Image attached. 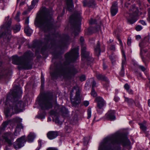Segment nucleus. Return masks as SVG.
Segmentation results:
<instances>
[{"instance_id":"obj_27","label":"nucleus","mask_w":150,"mask_h":150,"mask_svg":"<svg viewBox=\"0 0 150 150\" xmlns=\"http://www.w3.org/2000/svg\"><path fill=\"white\" fill-rule=\"evenodd\" d=\"M125 101H126L129 105H133L135 104L134 101L133 99L125 97Z\"/></svg>"},{"instance_id":"obj_53","label":"nucleus","mask_w":150,"mask_h":150,"mask_svg":"<svg viewBox=\"0 0 150 150\" xmlns=\"http://www.w3.org/2000/svg\"><path fill=\"white\" fill-rule=\"evenodd\" d=\"M127 91L128 92V93L129 94H133V92L131 89H129L128 90H127Z\"/></svg>"},{"instance_id":"obj_5","label":"nucleus","mask_w":150,"mask_h":150,"mask_svg":"<svg viewBox=\"0 0 150 150\" xmlns=\"http://www.w3.org/2000/svg\"><path fill=\"white\" fill-rule=\"evenodd\" d=\"M9 18L8 16L6 18V23L1 27L0 31V38L3 37L4 38H7L8 40H9L11 37L10 25L11 20V19H9Z\"/></svg>"},{"instance_id":"obj_23","label":"nucleus","mask_w":150,"mask_h":150,"mask_svg":"<svg viewBox=\"0 0 150 150\" xmlns=\"http://www.w3.org/2000/svg\"><path fill=\"white\" fill-rule=\"evenodd\" d=\"M24 31L25 33L28 36H30L32 33V30L28 25H26L25 26Z\"/></svg>"},{"instance_id":"obj_19","label":"nucleus","mask_w":150,"mask_h":150,"mask_svg":"<svg viewBox=\"0 0 150 150\" xmlns=\"http://www.w3.org/2000/svg\"><path fill=\"white\" fill-rule=\"evenodd\" d=\"M58 135V132L57 131H50L47 134V137L50 139H52L55 138Z\"/></svg>"},{"instance_id":"obj_6","label":"nucleus","mask_w":150,"mask_h":150,"mask_svg":"<svg viewBox=\"0 0 150 150\" xmlns=\"http://www.w3.org/2000/svg\"><path fill=\"white\" fill-rule=\"evenodd\" d=\"M81 20L80 13L76 12L74 15H71L70 17L69 21L70 23L74 22V25L73 28V33L75 36L77 35L80 32V27L79 25L77 24V22H80Z\"/></svg>"},{"instance_id":"obj_47","label":"nucleus","mask_w":150,"mask_h":150,"mask_svg":"<svg viewBox=\"0 0 150 150\" xmlns=\"http://www.w3.org/2000/svg\"><path fill=\"white\" fill-rule=\"evenodd\" d=\"M80 80L81 81H83L86 80V77L84 75H82L80 77Z\"/></svg>"},{"instance_id":"obj_48","label":"nucleus","mask_w":150,"mask_h":150,"mask_svg":"<svg viewBox=\"0 0 150 150\" xmlns=\"http://www.w3.org/2000/svg\"><path fill=\"white\" fill-rule=\"evenodd\" d=\"M29 21L28 18H26L25 21V26L26 25H28V24L29 23Z\"/></svg>"},{"instance_id":"obj_52","label":"nucleus","mask_w":150,"mask_h":150,"mask_svg":"<svg viewBox=\"0 0 150 150\" xmlns=\"http://www.w3.org/2000/svg\"><path fill=\"white\" fill-rule=\"evenodd\" d=\"M139 22L143 25H146V24L145 22L143 20H140Z\"/></svg>"},{"instance_id":"obj_21","label":"nucleus","mask_w":150,"mask_h":150,"mask_svg":"<svg viewBox=\"0 0 150 150\" xmlns=\"http://www.w3.org/2000/svg\"><path fill=\"white\" fill-rule=\"evenodd\" d=\"M95 54L99 56L100 54L101 50L100 48V43L99 41H98L97 45L95 47Z\"/></svg>"},{"instance_id":"obj_17","label":"nucleus","mask_w":150,"mask_h":150,"mask_svg":"<svg viewBox=\"0 0 150 150\" xmlns=\"http://www.w3.org/2000/svg\"><path fill=\"white\" fill-rule=\"evenodd\" d=\"M118 12L117 4L116 2L113 3L111 8V13L112 16H115Z\"/></svg>"},{"instance_id":"obj_35","label":"nucleus","mask_w":150,"mask_h":150,"mask_svg":"<svg viewBox=\"0 0 150 150\" xmlns=\"http://www.w3.org/2000/svg\"><path fill=\"white\" fill-rule=\"evenodd\" d=\"M66 132L68 133H69L71 131V128L68 126H66L65 128Z\"/></svg>"},{"instance_id":"obj_34","label":"nucleus","mask_w":150,"mask_h":150,"mask_svg":"<svg viewBox=\"0 0 150 150\" xmlns=\"http://www.w3.org/2000/svg\"><path fill=\"white\" fill-rule=\"evenodd\" d=\"M91 94L93 97H96L97 96V93L94 89H92L91 92Z\"/></svg>"},{"instance_id":"obj_54","label":"nucleus","mask_w":150,"mask_h":150,"mask_svg":"<svg viewBox=\"0 0 150 150\" xmlns=\"http://www.w3.org/2000/svg\"><path fill=\"white\" fill-rule=\"evenodd\" d=\"M84 41V39L82 37H81L80 38V41L81 42V43H83Z\"/></svg>"},{"instance_id":"obj_4","label":"nucleus","mask_w":150,"mask_h":150,"mask_svg":"<svg viewBox=\"0 0 150 150\" xmlns=\"http://www.w3.org/2000/svg\"><path fill=\"white\" fill-rule=\"evenodd\" d=\"M30 54L28 52H25L23 56L18 57L17 56H13L12 63L18 65L20 69H29L32 68V66L30 63Z\"/></svg>"},{"instance_id":"obj_9","label":"nucleus","mask_w":150,"mask_h":150,"mask_svg":"<svg viewBox=\"0 0 150 150\" xmlns=\"http://www.w3.org/2000/svg\"><path fill=\"white\" fill-rule=\"evenodd\" d=\"M150 38V36L149 35L145 37L142 41L139 44V46L140 48V55L142 59L143 53H146L147 51V49L144 48L149 45Z\"/></svg>"},{"instance_id":"obj_55","label":"nucleus","mask_w":150,"mask_h":150,"mask_svg":"<svg viewBox=\"0 0 150 150\" xmlns=\"http://www.w3.org/2000/svg\"><path fill=\"white\" fill-rule=\"evenodd\" d=\"M65 40L66 42H67L69 39V37L68 35H67L65 38Z\"/></svg>"},{"instance_id":"obj_42","label":"nucleus","mask_w":150,"mask_h":150,"mask_svg":"<svg viewBox=\"0 0 150 150\" xmlns=\"http://www.w3.org/2000/svg\"><path fill=\"white\" fill-rule=\"evenodd\" d=\"M50 114L51 115H56L57 114V112L54 110H52L50 112Z\"/></svg>"},{"instance_id":"obj_11","label":"nucleus","mask_w":150,"mask_h":150,"mask_svg":"<svg viewBox=\"0 0 150 150\" xmlns=\"http://www.w3.org/2000/svg\"><path fill=\"white\" fill-rule=\"evenodd\" d=\"M118 40L119 42L120 45L121 46V48L122 50V56L124 58L122 61V68L120 72V74L121 76H123L125 74L124 67L126 65V57L125 55V54L124 52L122 50L123 48V45L122 42L121 40L119 38H118Z\"/></svg>"},{"instance_id":"obj_32","label":"nucleus","mask_w":150,"mask_h":150,"mask_svg":"<svg viewBox=\"0 0 150 150\" xmlns=\"http://www.w3.org/2000/svg\"><path fill=\"white\" fill-rule=\"evenodd\" d=\"M61 111L63 114H65L66 115L68 113V110L65 107H62Z\"/></svg>"},{"instance_id":"obj_51","label":"nucleus","mask_w":150,"mask_h":150,"mask_svg":"<svg viewBox=\"0 0 150 150\" xmlns=\"http://www.w3.org/2000/svg\"><path fill=\"white\" fill-rule=\"evenodd\" d=\"M96 82L94 81H93L92 85V89H94V88L96 86Z\"/></svg>"},{"instance_id":"obj_60","label":"nucleus","mask_w":150,"mask_h":150,"mask_svg":"<svg viewBox=\"0 0 150 150\" xmlns=\"http://www.w3.org/2000/svg\"><path fill=\"white\" fill-rule=\"evenodd\" d=\"M148 16L150 15V8H149L148 9Z\"/></svg>"},{"instance_id":"obj_8","label":"nucleus","mask_w":150,"mask_h":150,"mask_svg":"<svg viewBox=\"0 0 150 150\" xmlns=\"http://www.w3.org/2000/svg\"><path fill=\"white\" fill-rule=\"evenodd\" d=\"M53 96L52 95L44 96L40 101V105L42 109H47L52 108Z\"/></svg>"},{"instance_id":"obj_3","label":"nucleus","mask_w":150,"mask_h":150,"mask_svg":"<svg viewBox=\"0 0 150 150\" xmlns=\"http://www.w3.org/2000/svg\"><path fill=\"white\" fill-rule=\"evenodd\" d=\"M50 12L45 8H44L37 16L35 23L40 30L44 32H47L52 28Z\"/></svg>"},{"instance_id":"obj_25","label":"nucleus","mask_w":150,"mask_h":150,"mask_svg":"<svg viewBox=\"0 0 150 150\" xmlns=\"http://www.w3.org/2000/svg\"><path fill=\"white\" fill-rule=\"evenodd\" d=\"M21 128H23V126L20 125H18L17 126L16 128V130L15 131L14 133V135L15 136H17L19 135V132L18 131L19 129Z\"/></svg>"},{"instance_id":"obj_40","label":"nucleus","mask_w":150,"mask_h":150,"mask_svg":"<svg viewBox=\"0 0 150 150\" xmlns=\"http://www.w3.org/2000/svg\"><path fill=\"white\" fill-rule=\"evenodd\" d=\"M139 68L143 71H145L146 70V68L142 66L139 65Z\"/></svg>"},{"instance_id":"obj_30","label":"nucleus","mask_w":150,"mask_h":150,"mask_svg":"<svg viewBox=\"0 0 150 150\" xmlns=\"http://www.w3.org/2000/svg\"><path fill=\"white\" fill-rule=\"evenodd\" d=\"M39 0H33L32 2L31 5L30 6V8L33 9L35 5L38 2Z\"/></svg>"},{"instance_id":"obj_38","label":"nucleus","mask_w":150,"mask_h":150,"mask_svg":"<svg viewBox=\"0 0 150 150\" xmlns=\"http://www.w3.org/2000/svg\"><path fill=\"white\" fill-rule=\"evenodd\" d=\"M83 105L86 107H87L89 105V103L88 101H84L83 103Z\"/></svg>"},{"instance_id":"obj_59","label":"nucleus","mask_w":150,"mask_h":150,"mask_svg":"<svg viewBox=\"0 0 150 150\" xmlns=\"http://www.w3.org/2000/svg\"><path fill=\"white\" fill-rule=\"evenodd\" d=\"M109 58L111 61L113 60L114 59V58L112 57V56H110Z\"/></svg>"},{"instance_id":"obj_7","label":"nucleus","mask_w":150,"mask_h":150,"mask_svg":"<svg viewBox=\"0 0 150 150\" xmlns=\"http://www.w3.org/2000/svg\"><path fill=\"white\" fill-rule=\"evenodd\" d=\"M138 13V9L134 5L130 6L129 12L125 15L128 21L131 24H133L135 22Z\"/></svg>"},{"instance_id":"obj_2","label":"nucleus","mask_w":150,"mask_h":150,"mask_svg":"<svg viewBox=\"0 0 150 150\" xmlns=\"http://www.w3.org/2000/svg\"><path fill=\"white\" fill-rule=\"evenodd\" d=\"M78 50L76 48L73 49L71 51L66 54L65 57L66 60L64 63L65 66L60 69H58L52 73V76L57 77L63 76L64 78L69 79L72 76L77 72L76 69L73 66L69 64L70 62H74L79 57Z\"/></svg>"},{"instance_id":"obj_46","label":"nucleus","mask_w":150,"mask_h":150,"mask_svg":"<svg viewBox=\"0 0 150 150\" xmlns=\"http://www.w3.org/2000/svg\"><path fill=\"white\" fill-rule=\"evenodd\" d=\"M125 88L127 90H128L129 89V85L126 83L125 84L124 86Z\"/></svg>"},{"instance_id":"obj_49","label":"nucleus","mask_w":150,"mask_h":150,"mask_svg":"<svg viewBox=\"0 0 150 150\" xmlns=\"http://www.w3.org/2000/svg\"><path fill=\"white\" fill-rule=\"evenodd\" d=\"M110 49L111 50L113 51H115V46L114 45H112L110 47Z\"/></svg>"},{"instance_id":"obj_13","label":"nucleus","mask_w":150,"mask_h":150,"mask_svg":"<svg viewBox=\"0 0 150 150\" xmlns=\"http://www.w3.org/2000/svg\"><path fill=\"white\" fill-rule=\"evenodd\" d=\"M25 142V136H22L17 139V141L14 145V147L16 149H19L24 145V143Z\"/></svg>"},{"instance_id":"obj_24","label":"nucleus","mask_w":150,"mask_h":150,"mask_svg":"<svg viewBox=\"0 0 150 150\" xmlns=\"http://www.w3.org/2000/svg\"><path fill=\"white\" fill-rule=\"evenodd\" d=\"M35 137V135L33 133H30L28 136V141L31 142L33 141Z\"/></svg>"},{"instance_id":"obj_63","label":"nucleus","mask_w":150,"mask_h":150,"mask_svg":"<svg viewBox=\"0 0 150 150\" xmlns=\"http://www.w3.org/2000/svg\"><path fill=\"white\" fill-rule=\"evenodd\" d=\"M24 4V3L23 2H22V3H21L20 4V5H23Z\"/></svg>"},{"instance_id":"obj_45","label":"nucleus","mask_w":150,"mask_h":150,"mask_svg":"<svg viewBox=\"0 0 150 150\" xmlns=\"http://www.w3.org/2000/svg\"><path fill=\"white\" fill-rule=\"evenodd\" d=\"M106 81V83L104 85V86L106 88V89H108V88L109 86V82H108V81Z\"/></svg>"},{"instance_id":"obj_64","label":"nucleus","mask_w":150,"mask_h":150,"mask_svg":"<svg viewBox=\"0 0 150 150\" xmlns=\"http://www.w3.org/2000/svg\"><path fill=\"white\" fill-rule=\"evenodd\" d=\"M114 99H115V101L117 102V101H118V100L117 99H116L115 98Z\"/></svg>"},{"instance_id":"obj_1","label":"nucleus","mask_w":150,"mask_h":150,"mask_svg":"<svg viewBox=\"0 0 150 150\" xmlns=\"http://www.w3.org/2000/svg\"><path fill=\"white\" fill-rule=\"evenodd\" d=\"M22 91L21 88L17 86L16 89L11 91L6 99L4 113L6 117L21 112L24 107L23 103L18 100Z\"/></svg>"},{"instance_id":"obj_15","label":"nucleus","mask_w":150,"mask_h":150,"mask_svg":"<svg viewBox=\"0 0 150 150\" xmlns=\"http://www.w3.org/2000/svg\"><path fill=\"white\" fill-rule=\"evenodd\" d=\"M115 111L114 110L109 111L106 114V118L110 121L115 120L116 117L115 115Z\"/></svg>"},{"instance_id":"obj_44","label":"nucleus","mask_w":150,"mask_h":150,"mask_svg":"<svg viewBox=\"0 0 150 150\" xmlns=\"http://www.w3.org/2000/svg\"><path fill=\"white\" fill-rule=\"evenodd\" d=\"M55 122L57 124L61 125L62 122L59 120L58 118H56L55 120Z\"/></svg>"},{"instance_id":"obj_50","label":"nucleus","mask_w":150,"mask_h":150,"mask_svg":"<svg viewBox=\"0 0 150 150\" xmlns=\"http://www.w3.org/2000/svg\"><path fill=\"white\" fill-rule=\"evenodd\" d=\"M41 86H43L44 83V80L42 76H41Z\"/></svg>"},{"instance_id":"obj_41","label":"nucleus","mask_w":150,"mask_h":150,"mask_svg":"<svg viewBox=\"0 0 150 150\" xmlns=\"http://www.w3.org/2000/svg\"><path fill=\"white\" fill-rule=\"evenodd\" d=\"M6 72V71H4L3 73H1L0 74V75L2 77H4L5 78H7V77L8 76V75H6V76L4 75L5 74Z\"/></svg>"},{"instance_id":"obj_33","label":"nucleus","mask_w":150,"mask_h":150,"mask_svg":"<svg viewBox=\"0 0 150 150\" xmlns=\"http://www.w3.org/2000/svg\"><path fill=\"white\" fill-rule=\"evenodd\" d=\"M20 15V13L19 12L17 13L15 17V19L17 21H20L19 16Z\"/></svg>"},{"instance_id":"obj_12","label":"nucleus","mask_w":150,"mask_h":150,"mask_svg":"<svg viewBox=\"0 0 150 150\" xmlns=\"http://www.w3.org/2000/svg\"><path fill=\"white\" fill-rule=\"evenodd\" d=\"M95 100L97 103L98 108L97 110V112L99 114H101L103 110V107L105 105V102L104 99L100 97L96 98Z\"/></svg>"},{"instance_id":"obj_18","label":"nucleus","mask_w":150,"mask_h":150,"mask_svg":"<svg viewBox=\"0 0 150 150\" xmlns=\"http://www.w3.org/2000/svg\"><path fill=\"white\" fill-rule=\"evenodd\" d=\"M83 6L84 7L88 6L90 7H93L95 5L94 0H89L88 1L84 0L83 1Z\"/></svg>"},{"instance_id":"obj_20","label":"nucleus","mask_w":150,"mask_h":150,"mask_svg":"<svg viewBox=\"0 0 150 150\" xmlns=\"http://www.w3.org/2000/svg\"><path fill=\"white\" fill-rule=\"evenodd\" d=\"M67 5V9L69 11H71L74 7L73 0H66Z\"/></svg>"},{"instance_id":"obj_58","label":"nucleus","mask_w":150,"mask_h":150,"mask_svg":"<svg viewBox=\"0 0 150 150\" xmlns=\"http://www.w3.org/2000/svg\"><path fill=\"white\" fill-rule=\"evenodd\" d=\"M107 66L104 64H103V68L104 70L106 69L107 68Z\"/></svg>"},{"instance_id":"obj_57","label":"nucleus","mask_w":150,"mask_h":150,"mask_svg":"<svg viewBox=\"0 0 150 150\" xmlns=\"http://www.w3.org/2000/svg\"><path fill=\"white\" fill-rule=\"evenodd\" d=\"M47 150H57V149L52 148H50L48 149Z\"/></svg>"},{"instance_id":"obj_14","label":"nucleus","mask_w":150,"mask_h":150,"mask_svg":"<svg viewBox=\"0 0 150 150\" xmlns=\"http://www.w3.org/2000/svg\"><path fill=\"white\" fill-rule=\"evenodd\" d=\"M5 141L10 145L12 144V140L13 139V134L11 132H7L5 133L2 136Z\"/></svg>"},{"instance_id":"obj_62","label":"nucleus","mask_w":150,"mask_h":150,"mask_svg":"<svg viewBox=\"0 0 150 150\" xmlns=\"http://www.w3.org/2000/svg\"><path fill=\"white\" fill-rule=\"evenodd\" d=\"M63 15V14H61V16H58V17H57V18H58V19H59V18L60 17H61V16H62Z\"/></svg>"},{"instance_id":"obj_26","label":"nucleus","mask_w":150,"mask_h":150,"mask_svg":"<svg viewBox=\"0 0 150 150\" xmlns=\"http://www.w3.org/2000/svg\"><path fill=\"white\" fill-rule=\"evenodd\" d=\"M96 76L97 79L99 80H102L105 81H108V79L106 77L103 76L101 74H98Z\"/></svg>"},{"instance_id":"obj_22","label":"nucleus","mask_w":150,"mask_h":150,"mask_svg":"<svg viewBox=\"0 0 150 150\" xmlns=\"http://www.w3.org/2000/svg\"><path fill=\"white\" fill-rule=\"evenodd\" d=\"M53 35L51 36L50 35H46L45 38L44 44H45L47 46V43L49 42L52 43L53 41V40L52 39V37L53 36Z\"/></svg>"},{"instance_id":"obj_37","label":"nucleus","mask_w":150,"mask_h":150,"mask_svg":"<svg viewBox=\"0 0 150 150\" xmlns=\"http://www.w3.org/2000/svg\"><path fill=\"white\" fill-rule=\"evenodd\" d=\"M96 22V21L95 19H93L91 18L89 21V22L91 24H95Z\"/></svg>"},{"instance_id":"obj_29","label":"nucleus","mask_w":150,"mask_h":150,"mask_svg":"<svg viewBox=\"0 0 150 150\" xmlns=\"http://www.w3.org/2000/svg\"><path fill=\"white\" fill-rule=\"evenodd\" d=\"M21 29V26L19 25H16L13 27V31L14 33H16L18 31H19Z\"/></svg>"},{"instance_id":"obj_10","label":"nucleus","mask_w":150,"mask_h":150,"mask_svg":"<svg viewBox=\"0 0 150 150\" xmlns=\"http://www.w3.org/2000/svg\"><path fill=\"white\" fill-rule=\"evenodd\" d=\"M86 48L85 46H82L81 47V57L82 60L83 61L86 60L87 64L89 65L93 61V59L89 55V53L88 52L86 51Z\"/></svg>"},{"instance_id":"obj_43","label":"nucleus","mask_w":150,"mask_h":150,"mask_svg":"<svg viewBox=\"0 0 150 150\" xmlns=\"http://www.w3.org/2000/svg\"><path fill=\"white\" fill-rule=\"evenodd\" d=\"M8 122L7 121H6L4 122L2 124V126L3 127V128H5L7 125L8 124Z\"/></svg>"},{"instance_id":"obj_39","label":"nucleus","mask_w":150,"mask_h":150,"mask_svg":"<svg viewBox=\"0 0 150 150\" xmlns=\"http://www.w3.org/2000/svg\"><path fill=\"white\" fill-rule=\"evenodd\" d=\"M142 29V27L141 26L138 25L136 27V30L137 31H139Z\"/></svg>"},{"instance_id":"obj_16","label":"nucleus","mask_w":150,"mask_h":150,"mask_svg":"<svg viewBox=\"0 0 150 150\" xmlns=\"http://www.w3.org/2000/svg\"><path fill=\"white\" fill-rule=\"evenodd\" d=\"M80 91L78 90L76 92V95L74 100H71L72 103L76 105L80 102Z\"/></svg>"},{"instance_id":"obj_36","label":"nucleus","mask_w":150,"mask_h":150,"mask_svg":"<svg viewBox=\"0 0 150 150\" xmlns=\"http://www.w3.org/2000/svg\"><path fill=\"white\" fill-rule=\"evenodd\" d=\"M131 39L130 37H129L127 39V44L129 46H130L131 44Z\"/></svg>"},{"instance_id":"obj_31","label":"nucleus","mask_w":150,"mask_h":150,"mask_svg":"<svg viewBox=\"0 0 150 150\" xmlns=\"http://www.w3.org/2000/svg\"><path fill=\"white\" fill-rule=\"evenodd\" d=\"M87 117L88 119L90 118L91 115V108H88L87 110Z\"/></svg>"},{"instance_id":"obj_28","label":"nucleus","mask_w":150,"mask_h":150,"mask_svg":"<svg viewBox=\"0 0 150 150\" xmlns=\"http://www.w3.org/2000/svg\"><path fill=\"white\" fill-rule=\"evenodd\" d=\"M146 123V121H144V123H142L139 124L140 125V128L143 131H145L146 129V126L145 124Z\"/></svg>"},{"instance_id":"obj_56","label":"nucleus","mask_w":150,"mask_h":150,"mask_svg":"<svg viewBox=\"0 0 150 150\" xmlns=\"http://www.w3.org/2000/svg\"><path fill=\"white\" fill-rule=\"evenodd\" d=\"M141 38V37L140 35H138L136 37V39L137 40H139Z\"/></svg>"},{"instance_id":"obj_61","label":"nucleus","mask_w":150,"mask_h":150,"mask_svg":"<svg viewBox=\"0 0 150 150\" xmlns=\"http://www.w3.org/2000/svg\"><path fill=\"white\" fill-rule=\"evenodd\" d=\"M148 103L150 107V100L149 99L148 100Z\"/></svg>"}]
</instances>
